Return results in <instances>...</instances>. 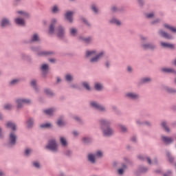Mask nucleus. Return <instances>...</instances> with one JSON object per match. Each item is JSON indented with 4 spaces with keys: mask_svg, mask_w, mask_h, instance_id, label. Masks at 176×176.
Segmentation results:
<instances>
[{
    "mask_svg": "<svg viewBox=\"0 0 176 176\" xmlns=\"http://www.w3.org/2000/svg\"><path fill=\"white\" fill-rule=\"evenodd\" d=\"M111 124H112V122L109 120L102 118L99 120V127L103 137L109 138L115 134V131L111 127Z\"/></svg>",
    "mask_w": 176,
    "mask_h": 176,
    "instance_id": "f257e3e1",
    "label": "nucleus"
},
{
    "mask_svg": "<svg viewBox=\"0 0 176 176\" xmlns=\"http://www.w3.org/2000/svg\"><path fill=\"white\" fill-rule=\"evenodd\" d=\"M85 57L86 58H89V63L94 65L98 64L99 61L101 60V58L105 57V52L104 51L100 52L97 54V50H87L85 52Z\"/></svg>",
    "mask_w": 176,
    "mask_h": 176,
    "instance_id": "f03ea898",
    "label": "nucleus"
},
{
    "mask_svg": "<svg viewBox=\"0 0 176 176\" xmlns=\"http://www.w3.org/2000/svg\"><path fill=\"white\" fill-rule=\"evenodd\" d=\"M140 40L142 41L141 47L143 50H151V52L157 50V45L155 43H146L148 41L147 36H140Z\"/></svg>",
    "mask_w": 176,
    "mask_h": 176,
    "instance_id": "7ed1b4c3",
    "label": "nucleus"
},
{
    "mask_svg": "<svg viewBox=\"0 0 176 176\" xmlns=\"http://www.w3.org/2000/svg\"><path fill=\"white\" fill-rule=\"evenodd\" d=\"M45 149L52 153H58V144H57V140H56V139L48 140L47 145L45 146Z\"/></svg>",
    "mask_w": 176,
    "mask_h": 176,
    "instance_id": "20e7f679",
    "label": "nucleus"
},
{
    "mask_svg": "<svg viewBox=\"0 0 176 176\" xmlns=\"http://www.w3.org/2000/svg\"><path fill=\"white\" fill-rule=\"evenodd\" d=\"M17 135L16 132L11 131L8 135V144H7L8 148H12L14 146H16V144H17Z\"/></svg>",
    "mask_w": 176,
    "mask_h": 176,
    "instance_id": "39448f33",
    "label": "nucleus"
},
{
    "mask_svg": "<svg viewBox=\"0 0 176 176\" xmlns=\"http://www.w3.org/2000/svg\"><path fill=\"white\" fill-rule=\"evenodd\" d=\"M15 102L16 104V109L20 111V109L24 108V104H26V105H31L32 100L27 98H18L15 100Z\"/></svg>",
    "mask_w": 176,
    "mask_h": 176,
    "instance_id": "423d86ee",
    "label": "nucleus"
},
{
    "mask_svg": "<svg viewBox=\"0 0 176 176\" xmlns=\"http://www.w3.org/2000/svg\"><path fill=\"white\" fill-rule=\"evenodd\" d=\"M89 107H91V108H94V109H97L98 111H99L100 112H102V113H104V112H107V108L100 104V103H98V102L97 101H94V100L90 101Z\"/></svg>",
    "mask_w": 176,
    "mask_h": 176,
    "instance_id": "0eeeda50",
    "label": "nucleus"
},
{
    "mask_svg": "<svg viewBox=\"0 0 176 176\" xmlns=\"http://www.w3.org/2000/svg\"><path fill=\"white\" fill-rule=\"evenodd\" d=\"M56 34L58 39H64L65 38V27L63 25H59L56 29Z\"/></svg>",
    "mask_w": 176,
    "mask_h": 176,
    "instance_id": "6e6552de",
    "label": "nucleus"
},
{
    "mask_svg": "<svg viewBox=\"0 0 176 176\" xmlns=\"http://www.w3.org/2000/svg\"><path fill=\"white\" fill-rule=\"evenodd\" d=\"M126 98L131 101H138L141 98L140 94L134 91H129L125 94Z\"/></svg>",
    "mask_w": 176,
    "mask_h": 176,
    "instance_id": "1a4fd4ad",
    "label": "nucleus"
},
{
    "mask_svg": "<svg viewBox=\"0 0 176 176\" xmlns=\"http://www.w3.org/2000/svg\"><path fill=\"white\" fill-rule=\"evenodd\" d=\"M78 41H80V42H82L85 45H91V43H93L94 38L91 36H89L87 37L79 36Z\"/></svg>",
    "mask_w": 176,
    "mask_h": 176,
    "instance_id": "9d476101",
    "label": "nucleus"
},
{
    "mask_svg": "<svg viewBox=\"0 0 176 176\" xmlns=\"http://www.w3.org/2000/svg\"><path fill=\"white\" fill-rule=\"evenodd\" d=\"M161 140L165 145H171L174 144V138L171 136L161 135Z\"/></svg>",
    "mask_w": 176,
    "mask_h": 176,
    "instance_id": "9b49d317",
    "label": "nucleus"
},
{
    "mask_svg": "<svg viewBox=\"0 0 176 176\" xmlns=\"http://www.w3.org/2000/svg\"><path fill=\"white\" fill-rule=\"evenodd\" d=\"M57 21L58 20L56 18L52 19L49 28V34H50V35H52V34H54V32H56V24H57Z\"/></svg>",
    "mask_w": 176,
    "mask_h": 176,
    "instance_id": "f8f14e48",
    "label": "nucleus"
},
{
    "mask_svg": "<svg viewBox=\"0 0 176 176\" xmlns=\"http://www.w3.org/2000/svg\"><path fill=\"white\" fill-rule=\"evenodd\" d=\"M12 25V23L10 22V19L7 17H3L0 21V27L1 28H6V27Z\"/></svg>",
    "mask_w": 176,
    "mask_h": 176,
    "instance_id": "ddd939ff",
    "label": "nucleus"
},
{
    "mask_svg": "<svg viewBox=\"0 0 176 176\" xmlns=\"http://www.w3.org/2000/svg\"><path fill=\"white\" fill-rule=\"evenodd\" d=\"M74 14H75V12L74 11H67L65 14V19L69 21L71 24L74 23Z\"/></svg>",
    "mask_w": 176,
    "mask_h": 176,
    "instance_id": "4468645a",
    "label": "nucleus"
},
{
    "mask_svg": "<svg viewBox=\"0 0 176 176\" xmlns=\"http://www.w3.org/2000/svg\"><path fill=\"white\" fill-rule=\"evenodd\" d=\"M41 36L38 33H34L30 37V43H41Z\"/></svg>",
    "mask_w": 176,
    "mask_h": 176,
    "instance_id": "2eb2a0df",
    "label": "nucleus"
},
{
    "mask_svg": "<svg viewBox=\"0 0 176 176\" xmlns=\"http://www.w3.org/2000/svg\"><path fill=\"white\" fill-rule=\"evenodd\" d=\"M14 23L16 25H19L20 27H25V20L21 17H16L14 19Z\"/></svg>",
    "mask_w": 176,
    "mask_h": 176,
    "instance_id": "dca6fc26",
    "label": "nucleus"
},
{
    "mask_svg": "<svg viewBox=\"0 0 176 176\" xmlns=\"http://www.w3.org/2000/svg\"><path fill=\"white\" fill-rule=\"evenodd\" d=\"M109 24H113L114 25H116L117 27H121L122 25V21L119 20V19L113 16L111 17L109 21Z\"/></svg>",
    "mask_w": 176,
    "mask_h": 176,
    "instance_id": "f3484780",
    "label": "nucleus"
},
{
    "mask_svg": "<svg viewBox=\"0 0 176 176\" xmlns=\"http://www.w3.org/2000/svg\"><path fill=\"white\" fill-rule=\"evenodd\" d=\"M158 35H160V36H162V38H164L165 39H173V36H171V34L166 32V31L163 30H160L158 31Z\"/></svg>",
    "mask_w": 176,
    "mask_h": 176,
    "instance_id": "a211bd4d",
    "label": "nucleus"
},
{
    "mask_svg": "<svg viewBox=\"0 0 176 176\" xmlns=\"http://www.w3.org/2000/svg\"><path fill=\"white\" fill-rule=\"evenodd\" d=\"M161 72H162V74H173V75H176V70L174 68L162 67Z\"/></svg>",
    "mask_w": 176,
    "mask_h": 176,
    "instance_id": "6ab92c4d",
    "label": "nucleus"
},
{
    "mask_svg": "<svg viewBox=\"0 0 176 176\" xmlns=\"http://www.w3.org/2000/svg\"><path fill=\"white\" fill-rule=\"evenodd\" d=\"M162 47L164 49H170V50H175V45L174 44L165 43V42H161L160 43Z\"/></svg>",
    "mask_w": 176,
    "mask_h": 176,
    "instance_id": "aec40b11",
    "label": "nucleus"
},
{
    "mask_svg": "<svg viewBox=\"0 0 176 176\" xmlns=\"http://www.w3.org/2000/svg\"><path fill=\"white\" fill-rule=\"evenodd\" d=\"M31 166L35 170H41L42 168V164L39 160H34L31 162Z\"/></svg>",
    "mask_w": 176,
    "mask_h": 176,
    "instance_id": "412c9836",
    "label": "nucleus"
},
{
    "mask_svg": "<svg viewBox=\"0 0 176 176\" xmlns=\"http://www.w3.org/2000/svg\"><path fill=\"white\" fill-rule=\"evenodd\" d=\"M6 126L8 129H11V130H12V131H17V125H16V123L12 121L7 122Z\"/></svg>",
    "mask_w": 176,
    "mask_h": 176,
    "instance_id": "4be33fe9",
    "label": "nucleus"
},
{
    "mask_svg": "<svg viewBox=\"0 0 176 176\" xmlns=\"http://www.w3.org/2000/svg\"><path fill=\"white\" fill-rule=\"evenodd\" d=\"M16 13L18 16H22V17H24L25 19H30V17H31V14L27 11L17 10Z\"/></svg>",
    "mask_w": 176,
    "mask_h": 176,
    "instance_id": "5701e85b",
    "label": "nucleus"
},
{
    "mask_svg": "<svg viewBox=\"0 0 176 176\" xmlns=\"http://www.w3.org/2000/svg\"><path fill=\"white\" fill-rule=\"evenodd\" d=\"M38 81L36 79H33L30 81V85L31 87L36 91V93H38L39 91V88L38 87Z\"/></svg>",
    "mask_w": 176,
    "mask_h": 176,
    "instance_id": "b1692460",
    "label": "nucleus"
},
{
    "mask_svg": "<svg viewBox=\"0 0 176 176\" xmlns=\"http://www.w3.org/2000/svg\"><path fill=\"white\" fill-rule=\"evenodd\" d=\"M53 54H54L53 51H43L38 54V57H50V56H53Z\"/></svg>",
    "mask_w": 176,
    "mask_h": 176,
    "instance_id": "393cba45",
    "label": "nucleus"
},
{
    "mask_svg": "<svg viewBox=\"0 0 176 176\" xmlns=\"http://www.w3.org/2000/svg\"><path fill=\"white\" fill-rule=\"evenodd\" d=\"M90 10L94 14H98L100 13V9H98V6L96 4V3H93L90 6Z\"/></svg>",
    "mask_w": 176,
    "mask_h": 176,
    "instance_id": "a878e982",
    "label": "nucleus"
},
{
    "mask_svg": "<svg viewBox=\"0 0 176 176\" xmlns=\"http://www.w3.org/2000/svg\"><path fill=\"white\" fill-rule=\"evenodd\" d=\"M167 121H162L160 123L161 127L166 131V133H171V129L167 126Z\"/></svg>",
    "mask_w": 176,
    "mask_h": 176,
    "instance_id": "bb28decb",
    "label": "nucleus"
},
{
    "mask_svg": "<svg viewBox=\"0 0 176 176\" xmlns=\"http://www.w3.org/2000/svg\"><path fill=\"white\" fill-rule=\"evenodd\" d=\"M35 120L32 118H29L26 121V127L27 129H32L34 127V123Z\"/></svg>",
    "mask_w": 176,
    "mask_h": 176,
    "instance_id": "cd10ccee",
    "label": "nucleus"
},
{
    "mask_svg": "<svg viewBox=\"0 0 176 176\" xmlns=\"http://www.w3.org/2000/svg\"><path fill=\"white\" fill-rule=\"evenodd\" d=\"M94 87L96 91H102L104 90V85L102 82H96Z\"/></svg>",
    "mask_w": 176,
    "mask_h": 176,
    "instance_id": "c85d7f7f",
    "label": "nucleus"
},
{
    "mask_svg": "<svg viewBox=\"0 0 176 176\" xmlns=\"http://www.w3.org/2000/svg\"><path fill=\"white\" fill-rule=\"evenodd\" d=\"M41 70L42 71L44 78H46V73L49 72V65L43 64L41 67Z\"/></svg>",
    "mask_w": 176,
    "mask_h": 176,
    "instance_id": "c756f323",
    "label": "nucleus"
},
{
    "mask_svg": "<svg viewBox=\"0 0 176 176\" xmlns=\"http://www.w3.org/2000/svg\"><path fill=\"white\" fill-rule=\"evenodd\" d=\"M82 142L84 145H90L93 142V139L90 137H83L82 138Z\"/></svg>",
    "mask_w": 176,
    "mask_h": 176,
    "instance_id": "7c9ffc66",
    "label": "nucleus"
},
{
    "mask_svg": "<svg viewBox=\"0 0 176 176\" xmlns=\"http://www.w3.org/2000/svg\"><path fill=\"white\" fill-rule=\"evenodd\" d=\"M139 173H142V174H146L148 171H149V168L145 166L140 165L138 168Z\"/></svg>",
    "mask_w": 176,
    "mask_h": 176,
    "instance_id": "2f4dec72",
    "label": "nucleus"
},
{
    "mask_svg": "<svg viewBox=\"0 0 176 176\" xmlns=\"http://www.w3.org/2000/svg\"><path fill=\"white\" fill-rule=\"evenodd\" d=\"M151 82H152V78L151 77H146L141 78L139 82V85H146L148 83H151Z\"/></svg>",
    "mask_w": 176,
    "mask_h": 176,
    "instance_id": "473e14b6",
    "label": "nucleus"
},
{
    "mask_svg": "<svg viewBox=\"0 0 176 176\" xmlns=\"http://www.w3.org/2000/svg\"><path fill=\"white\" fill-rule=\"evenodd\" d=\"M166 157L168 158V161L170 164H174V162L175 160V157L171 155V153L170 151H166Z\"/></svg>",
    "mask_w": 176,
    "mask_h": 176,
    "instance_id": "72a5a7b5",
    "label": "nucleus"
},
{
    "mask_svg": "<svg viewBox=\"0 0 176 176\" xmlns=\"http://www.w3.org/2000/svg\"><path fill=\"white\" fill-rule=\"evenodd\" d=\"M65 80L67 83H72V82H74V76L71 74H67L65 76Z\"/></svg>",
    "mask_w": 176,
    "mask_h": 176,
    "instance_id": "f704fd0d",
    "label": "nucleus"
},
{
    "mask_svg": "<svg viewBox=\"0 0 176 176\" xmlns=\"http://www.w3.org/2000/svg\"><path fill=\"white\" fill-rule=\"evenodd\" d=\"M87 160L89 162V163H91L92 164H95L96 163V155L94 154H89L87 155Z\"/></svg>",
    "mask_w": 176,
    "mask_h": 176,
    "instance_id": "c9c22d12",
    "label": "nucleus"
},
{
    "mask_svg": "<svg viewBox=\"0 0 176 176\" xmlns=\"http://www.w3.org/2000/svg\"><path fill=\"white\" fill-rule=\"evenodd\" d=\"M82 87L87 90V91H91V87H90V84L87 81H83L81 83Z\"/></svg>",
    "mask_w": 176,
    "mask_h": 176,
    "instance_id": "e433bc0d",
    "label": "nucleus"
},
{
    "mask_svg": "<svg viewBox=\"0 0 176 176\" xmlns=\"http://www.w3.org/2000/svg\"><path fill=\"white\" fill-rule=\"evenodd\" d=\"M59 141L62 146H64L65 148L68 146V141L67 140V138H65V137H60Z\"/></svg>",
    "mask_w": 176,
    "mask_h": 176,
    "instance_id": "4c0bfd02",
    "label": "nucleus"
},
{
    "mask_svg": "<svg viewBox=\"0 0 176 176\" xmlns=\"http://www.w3.org/2000/svg\"><path fill=\"white\" fill-rule=\"evenodd\" d=\"M56 108H51L43 110V112L45 113V115H48V116H52V115H53L54 112H56Z\"/></svg>",
    "mask_w": 176,
    "mask_h": 176,
    "instance_id": "58836bf2",
    "label": "nucleus"
},
{
    "mask_svg": "<svg viewBox=\"0 0 176 176\" xmlns=\"http://www.w3.org/2000/svg\"><path fill=\"white\" fill-rule=\"evenodd\" d=\"M59 12H60V7H58V6L54 5V6L52 7L51 12L53 14H58Z\"/></svg>",
    "mask_w": 176,
    "mask_h": 176,
    "instance_id": "ea45409f",
    "label": "nucleus"
},
{
    "mask_svg": "<svg viewBox=\"0 0 176 176\" xmlns=\"http://www.w3.org/2000/svg\"><path fill=\"white\" fill-rule=\"evenodd\" d=\"M80 21H82L84 24H85V25H87V27H89V28H91V23H90V22L89 21V20H87V19H86L85 16H81L80 18Z\"/></svg>",
    "mask_w": 176,
    "mask_h": 176,
    "instance_id": "a19ab883",
    "label": "nucleus"
},
{
    "mask_svg": "<svg viewBox=\"0 0 176 176\" xmlns=\"http://www.w3.org/2000/svg\"><path fill=\"white\" fill-rule=\"evenodd\" d=\"M164 27L166 28V30H169L170 32H173V34H176V28L174 26H171L170 25L168 24H164Z\"/></svg>",
    "mask_w": 176,
    "mask_h": 176,
    "instance_id": "79ce46f5",
    "label": "nucleus"
},
{
    "mask_svg": "<svg viewBox=\"0 0 176 176\" xmlns=\"http://www.w3.org/2000/svg\"><path fill=\"white\" fill-rule=\"evenodd\" d=\"M69 32L71 36H76L78 35V29L76 28H70Z\"/></svg>",
    "mask_w": 176,
    "mask_h": 176,
    "instance_id": "37998d69",
    "label": "nucleus"
},
{
    "mask_svg": "<svg viewBox=\"0 0 176 176\" xmlns=\"http://www.w3.org/2000/svg\"><path fill=\"white\" fill-rule=\"evenodd\" d=\"M40 129H52V127H53V124H52V122H47L45 124H41L39 126Z\"/></svg>",
    "mask_w": 176,
    "mask_h": 176,
    "instance_id": "c03bdc74",
    "label": "nucleus"
},
{
    "mask_svg": "<svg viewBox=\"0 0 176 176\" xmlns=\"http://www.w3.org/2000/svg\"><path fill=\"white\" fill-rule=\"evenodd\" d=\"M121 133H122V134H127V133H129V129H127V126L126 125H123L122 124H120L119 125Z\"/></svg>",
    "mask_w": 176,
    "mask_h": 176,
    "instance_id": "a18cd8bd",
    "label": "nucleus"
},
{
    "mask_svg": "<svg viewBox=\"0 0 176 176\" xmlns=\"http://www.w3.org/2000/svg\"><path fill=\"white\" fill-rule=\"evenodd\" d=\"M30 50L36 53L38 57H39V54L41 53L38 47L32 46L30 47Z\"/></svg>",
    "mask_w": 176,
    "mask_h": 176,
    "instance_id": "49530a36",
    "label": "nucleus"
},
{
    "mask_svg": "<svg viewBox=\"0 0 176 176\" xmlns=\"http://www.w3.org/2000/svg\"><path fill=\"white\" fill-rule=\"evenodd\" d=\"M57 126L59 127H64L65 126V122L63 120V117H59L57 122H56Z\"/></svg>",
    "mask_w": 176,
    "mask_h": 176,
    "instance_id": "de8ad7c7",
    "label": "nucleus"
},
{
    "mask_svg": "<svg viewBox=\"0 0 176 176\" xmlns=\"http://www.w3.org/2000/svg\"><path fill=\"white\" fill-rule=\"evenodd\" d=\"M44 93L47 96H49L50 97H54V93L53 92V91H52V89H50L49 88L44 89Z\"/></svg>",
    "mask_w": 176,
    "mask_h": 176,
    "instance_id": "09e8293b",
    "label": "nucleus"
},
{
    "mask_svg": "<svg viewBox=\"0 0 176 176\" xmlns=\"http://www.w3.org/2000/svg\"><path fill=\"white\" fill-rule=\"evenodd\" d=\"M165 90H166V91H167V93H168L169 94H176V89L166 87L165 88Z\"/></svg>",
    "mask_w": 176,
    "mask_h": 176,
    "instance_id": "8fccbe9b",
    "label": "nucleus"
},
{
    "mask_svg": "<svg viewBox=\"0 0 176 176\" xmlns=\"http://www.w3.org/2000/svg\"><path fill=\"white\" fill-rule=\"evenodd\" d=\"M20 83V79H14L9 82L8 85L9 86H16V85H18Z\"/></svg>",
    "mask_w": 176,
    "mask_h": 176,
    "instance_id": "3c124183",
    "label": "nucleus"
},
{
    "mask_svg": "<svg viewBox=\"0 0 176 176\" xmlns=\"http://www.w3.org/2000/svg\"><path fill=\"white\" fill-rule=\"evenodd\" d=\"M3 109H5L6 111H12V109H13V104L10 103L6 104L3 106Z\"/></svg>",
    "mask_w": 176,
    "mask_h": 176,
    "instance_id": "603ef678",
    "label": "nucleus"
},
{
    "mask_svg": "<svg viewBox=\"0 0 176 176\" xmlns=\"http://www.w3.org/2000/svg\"><path fill=\"white\" fill-rule=\"evenodd\" d=\"M146 155H137V159L138 160H140V162H145V160H146Z\"/></svg>",
    "mask_w": 176,
    "mask_h": 176,
    "instance_id": "864d4df0",
    "label": "nucleus"
},
{
    "mask_svg": "<svg viewBox=\"0 0 176 176\" xmlns=\"http://www.w3.org/2000/svg\"><path fill=\"white\" fill-rule=\"evenodd\" d=\"M72 150H66L64 152V155H66L67 157H72Z\"/></svg>",
    "mask_w": 176,
    "mask_h": 176,
    "instance_id": "5fc2aeb1",
    "label": "nucleus"
},
{
    "mask_svg": "<svg viewBox=\"0 0 176 176\" xmlns=\"http://www.w3.org/2000/svg\"><path fill=\"white\" fill-rule=\"evenodd\" d=\"M21 60H23V61H27L30 58V56H28L25 53H21Z\"/></svg>",
    "mask_w": 176,
    "mask_h": 176,
    "instance_id": "6e6d98bb",
    "label": "nucleus"
},
{
    "mask_svg": "<svg viewBox=\"0 0 176 176\" xmlns=\"http://www.w3.org/2000/svg\"><path fill=\"white\" fill-rule=\"evenodd\" d=\"M111 12L112 13H118V12H119V8L116 6H113L111 7Z\"/></svg>",
    "mask_w": 176,
    "mask_h": 176,
    "instance_id": "4d7b16f0",
    "label": "nucleus"
},
{
    "mask_svg": "<svg viewBox=\"0 0 176 176\" xmlns=\"http://www.w3.org/2000/svg\"><path fill=\"white\" fill-rule=\"evenodd\" d=\"M31 153H32V149H31V148H26L25 150V156H30V155H31Z\"/></svg>",
    "mask_w": 176,
    "mask_h": 176,
    "instance_id": "13d9d810",
    "label": "nucleus"
},
{
    "mask_svg": "<svg viewBox=\"0 0 176 176\" xmlns=\"http://www.w3.org/2000/svg\"><path fill=\"white\" fill-rule=\"evenodd\" d=\"M146 19H153L155 17V13L153 12H149L146 14Z\"/></svg>",
    "mask_w": 176,
    "mask_h": 176,
    "instance_id": "bf43d9fd",
    "label": "nucleus"
},
{
    "mask_svg": "<svg viewBox=\"0 0 176 176\" xmlns=\"http://www.w3.org/2000/svg\"><path fill=\"white\" fill-rule=\"evenodd\" d=\"M72 135L75 138H78V137H79V131H76V130H74L72 132Z\"/></svg>",
    "mask_w": 176,
    "mask_h": 176,
    "instance_id": "052dcab7",
    "label": "nucleus"
},
{
    "mask_svg": "<svg viewBox=\"0 0 176 176\" xmlns=\"http://www.w3.org/2000/svg\"><path fill=\"white\" fill-rule=\"evenodd\" d=\"M158 23H160V19H156L153 20V21L151 22V25H155V24H158Z\"/></svg>",
    "mask_w": 176,
    "mask_h": 176,
    "instance_id": "680f3d73",
    "label": "nucleus"
},
{
    "mask_svg": "<svg viewBox=\"0 0 176 176\" xmlns=\"http://www.w3.org/2000/svg\"><path fill=\"white\" fill-rule=\"evenodd\" d=\"M5 138V135L3 134V131L2 130V127L0 126V140H3Z\"/></svg>",
    "mask_w": 176,
    "mask_h": 176,
    "instance_id": "e2e57ef3",
    "label": "nucleus"
},
{
    "mask_svg": "<svg viewBox=\"0 0 176 176\" xmlns=\"http://www.w3.org/2000/svg\"><path fill=\"white\" fill-rule=\"evenodd\" d=\"M137 2L139 5V6H144V5H145V1L144 0H137Z\"/></svg>",
    "mask_w": 176,
    "mask_h": 176,
    "instance_id": "0e129e2a",
    "label": "nucleus"
},
{
    "mask_svg": "<svg viewBox=\"0 0 176 176\" xmlns=\"http://www.w3.org/2000/svg\"><path fill=\"white\" fill-rule=\"evenodd\" d=\"M126 72L128 74H133V67L131 66H127Z\"/></svg>",
    "mask_w": 176,
    "mask_h": 176,
    "instance_id": "69168bd1",
    "label": "nucleus"
},
{
    "mask_svg": "<svg viewBox=\"0 0 176 176\" xmlns=\"http://www.w3.org/2000/svg\"><path fill=\"white\" fill-rule=\"evenodd\" d=\"M96 156L97 157H102V151H98L96 152Z\"/></svg>",
    "mask_w": 176,
    "mask_h": 176,
    "instance_id": "338daca9",
    "label": "nucleus"
},
{
    "mask_svg": "<svg viewBox=\"0 0 176 176\" xmlns=\"http://www.w3.org/2000/svg\"><path fill=\"white\" fill-rule=\"evenodd\" d=\"M171 174H173V171L172 170H167V172L166 173H164V176H170L171 175Z\"/></svg>",
    "mask_w": 176,
    "mask_h": 176,
    "instance_id": "774afa93",
    "label": "nucleus"
}]
</instances>
